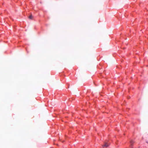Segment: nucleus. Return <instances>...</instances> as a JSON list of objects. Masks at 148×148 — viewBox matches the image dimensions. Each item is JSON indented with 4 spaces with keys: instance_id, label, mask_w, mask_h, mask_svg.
Wrapping results in <instances>:
<instances>
[{
    "instance_id": "2",
    "label": "nucleus",
    "mask_w": 148,
    "mask_h": 148,
    "mask_svg": "<svg viewBox=\"0 0 148 148\" xmlns=\"http://www.w3.org/2000/svg\"><path fill=\"white\" fill-rule=\"evenodd\" d=\"M134 143V141L133 140H130V143L131 144V145H132ZM130 148H132V147L131 146H130Z\"/></svg>"
},
{
    "instance_id": "3",
    "label": "nucleus",
    "mask_w": 148,
    "mask_h": 148,
    "mask_svg": "<svg viewBox=\"0 0 148 148\" xmlns=\"http://www.w3.org/2000/svg\"><path fill=\"white\" fill-rule=\"evenodd\" d=\"M29 18L30 19H32V15H30L29 16Z\"/></svg>"
},
{
    "instance_id": "1",
    "label": "nucleus",
    "mask_w": 148,
    "mask_h": 148,
    "mask_svg": "<svg viewBox=\"0 0 148 148\" xmlns=\"http://www.w3.org/2000/svg\"><path fill=\"white\" fill-rule=\"evenodd\" d=\"M109 145V144H108L107 143H105L104 145H103L102 146L103 147H107Z\"/></svg>"
},
{
    "instance_id": "4",
    "label": "nucleus",
    "mask_w": 148,
    "mask_h": 148,
    "mask_svg": "<svg viewBox=\"0 0 148 148\" xmlns=\"http://www.w3.org/2000/svg\"><path fill=\"white\" fill-rule=\"evenodd\" d=\"M146 143H148V140L147 141H146Z\"/></svg>"
}]
</instances>
